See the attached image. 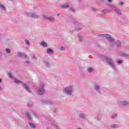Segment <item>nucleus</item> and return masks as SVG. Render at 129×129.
Segmentation results:
<instances>
[{
	"label": "nucleus",
	"instance_id": "f257e3e1",
	"mask_svg": "<svg viewBox=\"0 0 129 129\" xmlns=\"http://www.w3.org/2000/svg\"><path fill=\"white\" fill-rule=\"evenodd\" d=\"M99 36L101 37V38H106L107 40L109 41L110 43V47H113L114 45H116L117 48H120V45H121L120 41H119V40H116V41H114V39L111 37V35L107 34H101L99 35Z\"/></svg>",
	"mask_w": 129,
	"mask_h": 129
},
{
	"label": "nucleus",
	"instance_id": "f03ea898",
	"mask_svg": "<svg viewBox=\"0 0 129 129\" xmlns=\"http://www.w3.org/2000/svg\"><path fill=\"white\" fill-rule=\"evenodd\" d=\"M14 83H15V84H22L23 88H24V89H26L28 91V92H29V93H31L32 92L31 89H29L28 87V85H27L26 83H24L22 81L15 78L14 80Z\"/></svg>",
	"mask_w": 129,
	"mask_h": 129
},
{
	"label": "nucleus",
	"instance_id": "7ed1b4c3",
	"mask_svg": "<svg viewBox=\"0 0 129 129\" xmlns=\"http://www.w3.org/2000/svg\"><path fill=\"white\" fill-rule=\"evenodd\" d=\"M102 57H105L109 66L110 67H111L113 70H115L116 69V65L115 64V63H114V62L111 58L107 57H105L102 55Z\"/></svg>",
	"mask_w": 129,
	"mask_h": 129
},
{
	"label": "nucleus",
	"instance_id": "20e7f679",
	"mask_svg": "<svg viewBox=\"0 0 129 129\" xmlns=\"http://www.w3.org/2000/svg\"><path fill=\"white\" fill-rule=\"evenodd\" d=\"M73 91H74V88L73 86H69L63 89V92L67 95H72Z\"/></svg>",
	"mask_w": 129,
	"mask_h": 129
},
{
	"label": "nucleus",
	"instance_id": "39448f33",
	"mask_svg": "<svg viewBox=\"0 0 129 129\" xmlns=\"http://www.w3.org/2000/svg\"><path fill=\"white\" fill-rule=\"evenodd\" d=\"M44 92L45 90H44V83H41L37 90V92L39 95H42V94H44Z\"/></svg>",
	"mask_w": 129,
	"mask_h": 129
},
{
	"label": "nucleus",
	"instance_id": "423d86ee",
	"mask_svg": "<svg viewBox=\"0 0 129 129\" xmlns=\"http://www.w3.org/2000/svg\"><path fill=\"white\" fill-rule=\"evenodd\" d=\"M94 88L97 92H98V93H100L101 92V85L100 84H95Z\"/></svg>",
	"mask_w": 129,
	"mask_h": 129
},
{
	"label": "nucleus",
	"instance_id": "0eeeda50",
	"mask_svg": "<svg viewBox=\"0 0 129 129\" xmlns=\"http://www.w3.org/2000/svg\"><path fill=\"white\" fill-rule=\"evenodd\" d=\"M17 56H18V57H21V58H23V59H28L30 58V57L28 55H26L25 53L23 52L17 53Z\"/></svg>",
	"mask_w": 129,
	"mask_h": 129
},
{
	"label": "nucleus",
	"instance_id": "6e6552de",
	"mask_svg": "<svg viewBox=\"0 0 129 129\" xmlns=\"http://www.w3.org/2000/svg\"><path fill=\"white\" fill-rule=\"evenodd\" d=\"M26 16L29 18H32V19H38L39 18L38 15L35 13H27Z\"/></svg>",
	"mask_w": 129,
	"mask_h": 129
},
{
	"label": "nucleus",
	"instance_id": "1a4fd4ad",
	"mask_svg": "<svg viewBox=\"0 0 129 129\" xmlns=\"http://www.w3.org/2000/svg\"><path fill=\"white\" fill-rule=\"evenodd\" d=\"M79 118L82 119H85V118H87V115L84 113H81L79 115Z\"/></svg>",
	"mask_w": 129,
	"mask_h": 129
},
{
	"label": "nucleus",
	"instance_id": "9d476101",
	"mask_svg": "<svg viewBox=\"0 0 129 129\" xmlns=\"http://www.w3.org/2000/svg\"><path fill=\"white\" fill-rule=\"evenodd\" d=\"M42 102L45 104H53V103H54V102L52 101L51 100H44L42 101Z\"/></svg>",
	"mask_w": 129,
	"mask_h": 129
},
{
	"label": "nucleus",
	"instance_id": "9b49d317",
	"mask_svg": "<svg viewBox=\"0 0 129 129\" xmlns=\"http://www.w3.org/2000/svg\"><path fill=\"white\" fill-rule=\"evenodd\" d=\"M44 20H47L48 21H50V22H55V21H56V20H55L54 19V18L50 17H48L47 16H45L44 17Z\"/></svg>",
	"mask_w": 129,
	"mask_h": 129
},
{
	"label": "nucleus",
	"instance_id": "f8f14e48",
	"mask_svg": "<svg viewBox=\"0 0 129 129\" xmlns=\"http://www.w3.org/2000/svg\"><path fill=\"white\" fill-rule=\"evenodd\" d=\"M40 46H42L43 48H46V47H48V43L44 41H41L40 43Z\"/></svg>",
	"mask_w": 129,
	"mask_h": 129
},
{
	"label": "nucleus",
	"instance_id": "ddd939ff",
	"mask_svg": "<svg viewBox=\"0 0 129 129\" xmlns=\"http://www.w3.org/2000/svg\"><path fill=\"white\" fill-rule=\"evenodd\" d=\"M25 115H26L28 119H29V120H32V116H31L30 113L26 112L25 113Z\"/></svg>",
	"mask_w": 129,
	"mask_h": 129
},
{
	"label": "nucleus",
	"instance_id": "4468645a",
	"mask_svg": "<svg viewBox=\"0 0 129 129\" xmlns=\"http://www.w3.org/2000/svg\"><path fill=\"white\" fill-rule=\"evenodd\" d=\"M0 9L4 11H7V8H6V6L2 4H0Z\"/></svg>",
	"mask_w": 129,
	"mask_h": 129
},
{
	"label": "nucleus",
	"instance_id": "2eb2a0df",
	"mask_svg": "<svg viewBox=\"0 0 129 129\" xmlns=\"http://www.w3.org/2000/svg\"><path fill=\"white\" fill-rule=\"evenodd\" d=\"M46 52L47 54H53V53H54V51H53L52 49L49 48L46 49Z\"/></svg>",
	"mask_w": 129,
	"mask_h": 129
},
{
	"label": "nucleus",
	"instance_id": "dca6fc26",
	"mask_svg": "<svg viewBox=\"0 0 129 129\" xmlns=\"http://www.w3.org/2000/svg\"><path fill=\"white\" fill-rule=\"evenodd\" d=\"M111 128H118L119 127V126L116 124H113L110 125Z\"/></svg>",
	"mask_w": 129,
	"mask_h": 129
},
{
	"label": "nucleus",
	"instance_id": "f3484780",
	"mask_svg": "<svg viewBox=\"0 0 129 129\" xmlns=\"http://www.w3.org/2000/svg\"><path fill=\"white\" fill-rule=\"evenodd\" d=\"M28 123L29 124V126H30V127H31V128H36V125L35 124H33V123L28 122Z\"/></svg>",
	"mask_w": 129,
	"mask_h": 129
},
{
	"label": "nucleus",
	"instance_id": "a211bd4d",
	"mask_svg": "<svg viewBox=\"0 0 129 129\" xmlns=\"http://www.w3.org/2000/svg\"><path fill=\"white\" fill-rule=\"evenodd\" d=\"M115 13L118 15V16H121V12L118 9L115 10Z\"/></svg>",
	"mask_w": 129,
	"mask_h": 129
},
{
	"label": "nucleus",
	"instance_id": "6ab92c4d",
	"mask_svg": "<svg viewBox=\"0 0 129 129\" xmlns=\"http://www.w3.org/2000/svg\"><path fill=\"white\" fill-rule=\"evenodd\" d=\"M110 8L111 10H112V11H114V12H115V10L117 9V8H116V6L115 5H111L110 6Z\"/></svg>",
	"mask_w": 129,
	"mask_h": 129
},
{
	"label": "nucleus",
	"instance_id": "aec40b11",
	"mask_svg": "<svg viewBox=\"0 0 129 129\" xmlns=\"http://www.w3.org/2000/svg\"><path fill=\"white\" fill-rule=\"evenodd\" d=\"M121 104L123 105L124 106H126V105H128V102L122 101L121 102Z\"/></svg>",
	"mask_w": 129,
	"mask_h": 129
},
{
	"label": "nucleus",
	"instance_id": "412c9836",
	"mask_svg": "<svg viewBox=\"0 0 129 129\" xmlns=\"http://www.w3.org/2000/svg\"><path fill=\"white\" fill-rule=\"evenodd\" d=\"M117 117V114H114L111 116V118L112 119H114L115 118H116Z\"/></svg>",
	"mask_w": 129,
	"mask_h": 129
},
{
	"label": "nucleus",
	"instance_id": "4be33fe9",
	"mask_svg": "<svg viewBox=\"0 0 129 129\" xmlns=\"http://www.w3.org/2000/svg\"><path fill=\"white\" fill-rule=\"evenodd\" d=\"M44 63L45 64V66H46L47 67H50V66H51L50 63L47 61H44Z\"/></svg>",
	"mask_w": 129,
	"mask_h": 129
},
{
	"label": "nucleus",
	"instance_id": "5701e85b",
	"mask_svg": "<svg viewBox=\"0 0 129 129\" xmlns=\"http://www.w3.org/2000/svg\"><path fill=\"white\" fill-rule=\"evenodd\" d=\"M25 43L26 44V45H27V46H30V45H31V43H30V41L25 39Z\"/></svg>",
	"mask_w": 129,
	"mask_h": 129
},
{
	"label": "nucleus",
	"instance_id": "b1692460",
	"mask_svg": "<svg viewBox=\"0 0 129 129\" xmlns=\"http://www.w3.org/2000/svg\"><path fill=\"white\" fill-rule=\"evenodd\" d=\"M93 68H89L88 69L87 71L89 72V73H91L93 71Z\"/></svg>",
	"mask_w": 129,
	"mask_h": 129
},
{
	"label": "nucleus",
	"instance_id": "393cba45",
	"mask_svg": "<svg viewBox=\"0 0 129 129\" xmlns=\"http://www.w3.org/2000/svg\"><path fill=\"white\" fill-rule=\"evenodd\" d=\"M61 8H62V9H68V8H69V5H64L61 6Z\"/></svg>",
	"mask_w": 129,
	"mask_h": 129
},
{
	"label": "nucleus",
	"instance_id": "a878e982",
	"mask_svg": "<svg viewBox=\"0 0 129 129\" xmlns=\"http://www.w3.org/2000/svg\"><path fill=\"white\" fill-rule=\"evenodd\" d=\"M122 62H123V60L122 59L119 60L117 61V64H122Z\"/></svg>",
	"mask_w": 129,
	"mask_h": 129
},
{
	"label": "nucleus",
	"instance_id": "bb28decb",
	"mask_svg": "<svg viewBox=\"0 0 129 129\" xmlns=\"http://www.w3.org/2000/svg\"><path fill=\"white\" fill-rule=\"evenodd\" d=\"M74 25H77V26H80V24L79 23V22H78V21H75L74 22Z\"/></svg>",
	"mask_w": 129,
	"mask_h": 129
},
{
	"label": "nucleus",
	"instance_id": "cd10ccee",
	"mask_svg": "<svg viewBox=\"0 0 129 129\" xmlns=\"http://www.w3.org/2000/svg\"><path fill=\"white\" fill-rule=\"evenodd\" d=\"M79 39L80 42H82V41H83V37L82 36H79Z\"/></svg>",
	"mask_w": 129,
	"mask_h": 129
},
{
	"label": "nucleus",
	"instance_id": "c85d7f7f",
	"mask_svg": "<svg viewBox=\"0 0 129 129\" xmlns=\"http://www.w3.org/2000/svg\"><path fill=\"white\" fill-rule=\"evenodd\" d=\"M8 75L9 77H10V78H14V76H13V75H12V74L8 73Z\"/></svg>",
	"mask_w": 129,
	"mask_h": 129
},
{
	"label": "nucleus",
	"instance_id": "c756f323",
	"mask_svg": "<svg viewBox=\"0 0 129 129\" xmlns=\"http://www.w3.org/2000/svg\"><path fill=\"white\" fill-rule=\"evenodd\" d=\"M121 57H127V54L126 53H122L120 54Z\"/></svg>",
	"mask_w": 129,
	"mask_h": 129
},
{
	"label": "nucleus",
	"instance_id": "7c9ffc66",
	"mask_svg": "<svg viewBox=\"0 0 129 129\" xmlns=\"http://www.w3.org/2000/svg\"><path fill=\"white\" fill-rule=\"evenodd\" d=\"M6 51L7 52V53H8V54H10V53H11V49L9 48H7L6 50Z\"/></svg>",
	"mask_w": 129,
	"mask_h": 129
},
{
	"label": "nucleus",
	"instance_id": "2f4dec72",
	"mask_svg": "<svg viewBox=\"0 0 129 129\" xmlns=\"http://www.w3.org/2000/svg\"><path fill=\"white\" fill-rule=\"evenodd\" d=\"M103 14H106V13H110L111 11H107V10H105L102 11Z\"/></svg>",
	"mask_w": 129,
	"mask_h": 129
},
{
	"label": "nucleus",
	"instance_id": "473e14b6",
	"mask_svg": "<svg viewBox=\"0 0 129 129\" xmlns=\"http://www.w3.org/2000/svg\"><path fill=\"white\" fill-rule=\"evenodd\" d=\"M32 112H33L35 117H36V118H38V115H36V113L35 112H34V111H33Z\"/></svg>",
	"mask_w": 129,
	"mask_h": 129
},
{
	"label": "nucleus",
	"instance_id": "72a5a7b5",
	"mask_svg": "<svg viewBox=\"0 0 129 129\" xmlns=\"http://www.w3.org/2000/svg\"><path fill=\"white\" fill-rule=\"evenodd\" d=\"M81 30H82V28L81 27H78L76 29V31H81Z\"/></svg>",
	"mask_w": 129,
	"mask_h": 129
},
{
	"label": "nucleus",
	"instance_id": "f704fd0d",
	"mask_svg": "<svg viewBox=\"0 0 129 129\" xmlns=\"http://www.w3.org/2000/svg\"><path fill=\"white\" fill-rule=\"evenodd\" d=\"M60 51H64V50H65V48H64V47H63V46H61L60 47Z\"/></svg>",
	"mask_w": 129,
	"mask_h": 129
},
{
	"label": "nucleus",
	"instance_id": "c9c22d12",
	"mask_svg": "<svg viewBox=\"0 0 129 129\" xmlns=\"http://www.w3.org/2000/svg\"><path fill=\"white\" fill-rule=\"evenodd\" d=\"M70 11H71L72 13H74V12H75V10H74V9L72 8L70 9Z\"/></svg>",
	"mask_w": 129,
	"mask_h": 129
},
{
	"label": "nucleus",
	"instance_id": "e433bc0d",
	"mask_svg": "<svg viewBox=\"0 0 129 129\" xmlns=\"http://www.w3.org/2000/svg\"><path fill=\"white\" fill-rule=\"evenodd\" d=\"M28 106H29V107H32V106H33V104H28Z\"/></svg>",
	"mask_w": 129,
	"mask_h": 129
},
{
	"label": "nucleus",
	"instance_id": "4c0bfd02",
	"mask_svg": "<svg viewBox=\"0 0 129 129\" xmlns=\"http://www.w3.org/2000/svg\"><path fill=\"white\" fill-rule=\"evenodd\" d=\"M119 6H123V2H120L119 4Z\"/></svg>",
	"mask_w": 129,
	"mask_h": 129
},
{
	"label": "nucleus",
	"instance_id": "58836bf2",
	"mask_svg": "<svg viewBox=\"0 0 129 129\" xmlns=\"http://www.w3.org/2000/svg\"><path fill=\"white\" fill-rule=\"evenodd\" d=\"M25 63H27V64H31V62H30L29 61H27L25 62Z\"/></svg>",
	"mask_w": 129,
	"mask_h": 129
},
{
	"label": "nucleus",
	"instance_id": "ea45409f",
	"mask_svg": "<svg viewBox=\"0 0 129 129\" xmlns=\"http://www.w3.org/2000/svg\"><path fill=\"white\" fill-rule=\"evenodd\" d=\"M112 0H107L108 3H111Z\"/></svg>",
	"mask_w": 129,
	"mask_h": 129
},
{
	"label": "nucleus",
	"instance_id": "a19ab883",
	"mask_svg": "<svg viewBox=\"0 0 129 129\" xmlns=\"http://www.w3.org/2000/svg\"><path fill=\"white\" fill-rule=\"evenodd\" d=\"M4 88H3L2 87H0V91H2Z\"/></svg>",
	"mask_w": 129,
	"mask_h": 129
},
{
	"label": "nucleus",
	"instance_id": "79ce46f5",
	"mask_svg": "<svg viewBox=\"0 0 129 129\" xmlns=\"http://www.w3.org/2000/svg\"><path fill=\"white\" fill-rule=\"evenodd\" d=\"M53 112H54V113L57 112V110H53Z\"/></svg>",
	"mask_w": 129,
	"mask_h": 129
},
{
	"label": "nucleus",
	"instance_id": "37998d69",
	"mask_svg": "<svg viewBox=\"0 0 129 129\" xmlns=\"http://www.w3.org/2000/svg\"><path fill=\"white\" fill-rule=\"evenodd\" d=\"M95 8H92V11H95Z\"/></svg>",
	"mask_w": 129,
	"mask_h": 129
},
{
	"label": "nucleus",
	"instance_id": "c03bdc74",
	"mask_svg": "<svg viewBox=\"0 0 129 129\" xmlns=\"http://www.w3.org/2000/svg\"><path fill=\"white\" fill-rule=\"evenodd\" d=\"M47 129H52V128H51V127H48L47 128Z\"/></svg>",
	"mask_w": 129,
	"mask_h": 129
},
{
	"label": "nucleus",
	"instance_id": "a18cd8bd",
	"mask_svg": "<svg viewBox=\"0 0 129 129\" xmlns=\"http://www.w3.org/2000/svg\"><path fill=\"white\" fill-rule=\"evenodd\" d=\"M0 83H2V79H0Z\"/></svg>",
	"mask_w": 129,
	"mask_h": 129
},
{
	"label": "nucleus",
	"instance_id": "49530a36",
	"mask_svg": "<svg viewBox=\"0 0 129 129\" xmlns=\"http://www.w3.org/2000/svg\"><path fill=\"white\" fill-rule=\"evenodd\" d=\"M104 0H100V2H103Z\"/></svg>",
	"mask_w": 129,
	"mask_h": 129
},
{
	"label": "nucleus",
	"instance_id": "de8ad7c7",
	"mask_svg": "<svg viewBox=\"0 0 129 129\" xmlns=\"http://www.w3.org/2000/svg\"><path fill=\"white\" fill-rule=\"evenodd\" d=\"M58 16H60V14H57V17H58Z\"/></svg>",
	"mask_w": 129,
	"mask_h": 129
},
{
	"label": "nucleus",
	"instance_id": "09e8293b",
	"mask_svg": "<svg viewBox=\"0 0 129 129\" xmlns=\"http://www.w3.org/2000/svg\"><path fill=\"white\" fill-rule=\"evenodd\" d=\"M32 58H35V56H33Z\"/></svg>",
	"mask_w": 129,
	"mask_h": 129
}]
</instances>
